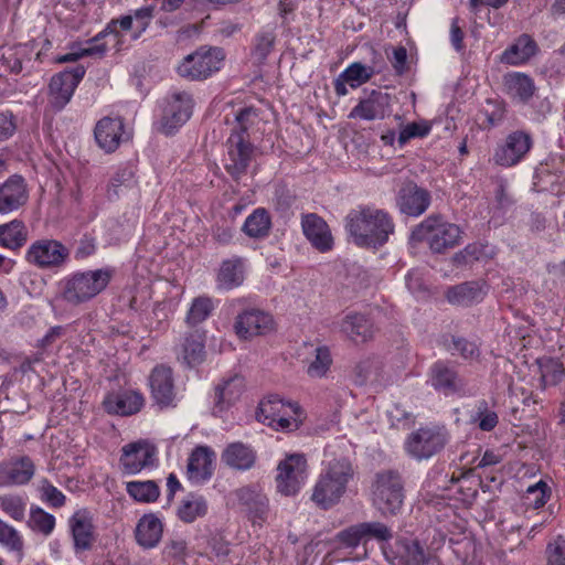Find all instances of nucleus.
<instances>
[{"mask_svg": "<svg viewBox=\"0 0 565 565\" xmlns=\"http://www.w3.org/2000/svg\"><path fill=\"white\" fill-rule=\"evenodd\" d=\"M345 228L358 246L377 248L388 241L395 225L387 212L359 206L347 215Z\"/></svg>", "mask_w": 565, "mask_h": 565, "instance_id": "nucleus-1", "label": "nucleus"}, {"mask_svg": "<svg viewBox=\"0 0 565 565\" xmlns=\"http://www.w3.org/2000/svg\"><path fill=\"white\" fill-rule=\"evenodd\" d=\"M353 476L354 469L350 460L341 458L330 461L313 488L312 501L322 509L333 507L345 493Z\"/></svg>", "mask_w": 565, "mask_h": 565, "instance_id": "nucleus-2", "label": "nucleus"}, {"mask_svg": "<svg viewBox=\"0 0 565 565\" xmlns=\"http://www.w3.org/2000/svg\"><path fill=\"white\" fill-rule=\"evenodd\" d=\"M461 230L458 225L449 223L440 215H430L412 231L411 239L416 243L426 242L429 248L437 254L459 245Z\"/></svg>", "mask_w": 565, "mask_h": 565, "instance_id": "nucleus-3", "label": "nucleus"}, {"mask_svg": "<svg viewBox=\"0 0 565 565\" xmlns=\"http://www.w3.org/2000/svg\"><path fill=\"white\" fill-rule=\"evenodd\" d=\"M110 278L109 269L77 273L63 282L62 297L72 305H78L102 292Z\"/></svg>", "mask_w": 565, "mask_h": 565, "instance_id": "nucleus-4", "label": "nucleus"}, {"mask_svg": "<svg viewBox=\"0 0 565 565\" xmlns=\"http://www.w3.org/2000/svg\"><path fill=\"white\" fill-rule=\"evenodd\" d=\"M373 503L382 514H396L404 501V482L395 470L377 472L372 486Z\"/></svg>", "mask_w": 565, "mask_h": 565, "instance_id": "nucleus-5", "label": "nucleus"}, {"mask_svg": "<svg viewBox=\"0 0 565 565\" xmlns=\"http://www.w3.org/2000/svg\"><path fill=\"white\" fill-rule=\"evenodd\" d=\"M224 58L223 49L202 46L183 58L178 73L191 81H203L221 68Z\"/></svg>", "mask_w": 565, "mask_h": 565, "instance_id": "nucleus-6", "label": "nucleus"}, {"mask_svg": "<svg viewBox=\"0 0 565 565\" xmlns=\"http://www.w3.org/2000/svg\"><path fill=\"white\" fill-rule=\"evenodd\" d=\"M308 477V462L303 454L287 455L278 463L276 489L286 497L296 495Z\"/></svg>", "mask_w": 565, "mask_h": 565, "instance_id": "nucleus-7", "label": "nucleus"}, {"mask_svg": "<svg viewBox=\"0 0 565 565\" xmlns=\"http://www.w3.org/2000/svg\"><path fill=\"white\" fill-rule=\"evenodd\" d=\"M68 257L70 249L60 241L51 238L35 241L25 253V260L40 269L60 268Z\"/></svg>", "mask_w": 565, "mask_h": 565, "instance_id": "nucleus-8", "label": "nucleus"}, {"mask_svg": "<svg viewBox=\"0 0 565 565\" xmlns=\"http://www.w3.org/2000/svg\"><path fill=\"white\" fill-rule=\"evenodd\" d=\"M226 149L225 170L235 181H238L247 173L254 157L255 147L249 139H244L238 135H230L226 141Z\"/></svg>", "mask_w": 565, "mask_h": 565, "instance_id": "nucleus-9", "label": "nucleus"}, {"mask_svg": "<svg viewBox=\"0 0 565 565\" xmlns=\"http://www.w3.org/2000/svg\"><path fill=\"white\" fill-rule=\"evenodd\" d=\"M446 435L437 429L420 428L412 433L406 440L407 452L422 460L428 459L444 449Z\"/></svg>", "mask_w": 565, "mask_h": 565, "instance_id": "nucleus-10", "label": "nucleus"}, {"mask_svg": "<svg viewBox=\"0 0 565 565\" xmlns=\"http://www.w3.org/2000/svg\"><path fill=\"white\" fill-rule=\"evenodd\" d=\"M85 75L84 66H76L71 71H64L51 78L50 103L56 110H61L72 98L78 83Z\"/></svg>", "mask_w": 565, "mask_h": 565, "instance_id": "nucleus-11", "label": "nucleus"}, {"mask_svg": "<svg viewBox=\"0 0 565 565\" xmlns=\"http://www.w3.org/2000/svg\"><path fill=\"white\" fill-rule=\"evenodd\" d=\"M430 193L414 181H405L396 195V204L403 214L419 216L430 204Z\"/></svg>", "mask_w": 565, "mask_h": 565, "instance_id": "nucleus-12", "label": "nucleus"}, {"mask_svg": "<svg viewBox=\"0 0 565 565\" xmlns=\"http://www.w3.org/2000/svg\"><path fill=\"white\" fill-rule=\"evenodd\" d=\"M531 146L530 135L523 131H514L507 137L505 143L495 150L493 160L499 166L512 167L523 159L530 151Z\"/></svg>", "mask_w": 565, "mask_h": 565, "instance_id": "nucleus-13", "label": "nucleus"}, {"mask_svg": "<svg viewBox=\"0 0 565 565\" xmlns=\"http://www.w3.org/2000/svg\"><path fill=\"white\" fill-rule=\"evenodd\" d=\"M193 100L185 92L174 93L164 108L161 119L162 129L171 134L174 129L185 124L192 115Z\"/></svg>", "mask_w": 565, "mask_h": 565, "instance_id": "nucleus-14", "label": "nucleus"}, {"mask_svg": "<svg viewBox=\"0 0 565 565\" xmlns=\"http://www.w3.org/2000/svg\"><path fill=\"white\" fill-rule=\"evenodd\" d=\"M156 448L147 441L139 440L122 448L120 466L125 475H136L153 463Z\"/></svg>", "mask_w": 565, "mask_h": 565, "instance_id": "nucleus-15", "label": "nucleus"}, {"mask_svg": "<svg viewBox=\"0 0 565 565\" xmlns=\"http://www.w3.org/2000/svg\"><path fill=\"white\" fill-rule=\"evenodd\" d=\"M234 329L241 339H250L255 335H263L274 329V320L269 313L260 310H246L237 316Z\"/></svg>", "mask_w": 565, "mask_h": 565, "instance_id": "nucleus-16", "label": "nucleus"}, {"mask_svg": "<svg viewBox=\"0 0 565 565\" xmlns=\"http://www.w3.org/2000/svg\"><path fill=\"white\" fill-rule=\"evenodd\" d=\"M301 226L305 236L311 245L321 253L333 246V238L326 221L315 213L302 216Z\"/></svg>", "mask_w": 565, "mask_h": 565, "instance_id": "nucleus-17", "label": "nucleus"}, {"mask_svg": "<svg viewBox=\"0 0 565 565\" xmlns=\"http://www.w3.org/2000/svg\"><path fill=\"white\" fill-rule=\"evenodd\" d=\"M28 201V190L24 179L20 175L10 177L0 185V214H7L20 209Z\"/></svg>", "mask_w": 565, "mask_h": 565, "instance_id": "nucleus-18", "label": "nucleus"}, {"mask_svg": "<svg viewBox=\"0 0 565 565\" xmlns=\"http://www.w3.org/2000/svg\"><path fill=\"white\" fill-rule=\"evenodd\" d=\"M215 452L206 446H198L191 452L188 466V478L195 483L209 480L213 475V461Z\"/></svg>", "mask_w": 565, "mask_h": 565, "instance_id": "nucleus-19", "label": "nucleus"}, {"mask_svg": "<svg viewBox=\"0 0 565 565\" xmlns=\"http://www.w3.org/2000/svg\"><path fill=\"white\" fill-rule=\"evenodd\" d=\"M143 396L136 391L108 394L103 406L108 414L130 416L138 413L143 406Z\"/></svg>", "mask_w": 565, "mask_h": 565, "instance_id": "nucleus-20", "label": "nucleus"}, {"mask_svg": "<svg viewBox=\"0 0 565 565\" xmlns=\"http://www.w3.org/2000/svg\"><path fill=\"white\" fill-rule=\"evenodd\" d=\"M390 106V95L380 90H372L370 95L361 99L350 111L349 118L364 120L383 119Z\"/></svg>", "mask_w": 565, "mask_h": 565, "instance_id": "nucleus-21", "label": "nucleus"}, {"mask_svg": "<svg viewBox=\"0 0 565 565\" xmlns=\"http://www.w3.org/2000/svg\"><path fill=\"white\" fill-rule=\"evenodd\" d=\"M153 399L160 406H169L174 398L172 370L164 365L156 366L149 377Z\"/></svg>", "mask_w": 565, "mask_h": 565, "instance_id": "nucleus-22", "label": "nucleus"}, {"mask_svg": "<svg viewBox=\"0 0 565 565\" xmlns=\"http://www.w3.org/2000/svg\"><path fill=\"white\" fill-rule=\"evenodd\" d=\"M124 122L120 118H102L95 127L94 135L98 146L107 153L114 152L120 145Z\"/></svg>", "mask_w": 565, "mask_h": 565, "instance_id": "nucleus-23", "label": "nucleus"}, {"mask_svg": "<svg viewBox=\"0 0 565 565\" xmlns=\"http://www.w3.org/2000/svg\"><path fill=\"white\" fill-rule=\"evenodd\" d=\"M236 498L248 513L253 523L264 522L269 512L267 497L252 487H244L236 491Z\"/></svg>", "mask_w": 565, "mask_h": 565, "instance_id": "nucleus-24", "label": "nucleus"}, {"mask_svg": "<svg viewBox=\"0 0 565 565\" xmlns=\"http://www.w3.org/2000/svg\"><path fill=\"white\" fill-rule=\"evenodd\" d=\"M430 381L433 387L445 395L455 394L465 385L456 369L441 361L431 366Z\"/></svg>", "mask_w": 565, "mask_h": 565, "instance_id": "nucleus-25", "label": "nucleus"}, {"mask_svg": "<svg viewBox=\"0 0 565 565\" xmlns=\"http://www.w3.org/2000/svg\"><path fill=\"white\" fill-rule=\"evenodd\" d=\"M34 475V465L29 457L0 465V487L28 483Z\"/></svg>", "mask_w": 565, "mask_h": 565, "instance_id": "nucleus-26", "label": "nucleus"}, {"mask_svg": "<svg viewBox=\"0 0 565 565\" xmlns=\"http://www.w3.org/2000/svg\"><path fill=\"white\" fill-rule=\"evenodd\" d=\"M70 523L75 547L82 551L90 548L94 530L90 513L87 510L76 511Z\"/></svg>", "mask_w": 565, "mask_h": 565, "instance_id": "nucleus-27", "label": "nucleus"}, {"mask_svg": "<svg viewBox=\"0 0 565 565\" xmlns=\"http://www.w3.org/2000/svg\"><path fill=\"white\" fill-rule=\"evenodd\" d=\"M340 329L355 343H363L373 337L372 322L360 313L347 315L341 321Z\"/></svg>", "mask_w": 565, "mask_h": 565, "instance_id": "nucleus-28", "label": "nucleus"}, {"mask_svg": "<svg viewBox=\"0 0 565 565\" xmlns=\"http://www.w3.org/2000/svg\"><path fill=\"white\" fill-rule=\"evenodd\" d=\"M162 523L154 514H145L136 526V541L143 548L157 546L162 536Z\"/></svg>", "mask_w": 565, "mask_h": 565, "instance_id": "nucleus-29", "label": "nucleus"}, {"mask_svg": "<svg viewBox=\"0 0 565 565\" xmlns=\"http://www.w3.org/2000/svg\"><path fill=\"white\" fill-rule=\"evenodd\" d=\"M286 406L290 407L296 415L300 412V406L297 403L285 404L278 395H268L259 403L256 418L265 425L274 426L277 417L285 413Z\"/></svg>", "mask_w": 565, "mask_h": 565, "instance_id": "nucleus-30", "label": "nucleus"}, {"mask_svg": "<svg viewBox=\"0 0 565 565\" xmlns=\"http://www.w3.org/2000/svg\"><path fill=\"white\" fill-rule=\"evenodd\" d=\"M222 460L231 468L247 470L254 466L256 454L249 446L237 441L225 448Z\"/></svg>", "mask_w": 565, "mask_h": 565, "instance_id": "nucleus-31", "label": "nucleus"}, {"mask_svg": "<svg viewBox=\"0 0 565 565\" xmlns=\"http://www.w3.org/2000/svg\"><path fill=\"white\" fill-rule=\"evenodd\" d=\"M483 295L479 282L466 281L448 288L446 298L451 305L469 307L481 301Z\"/></svg>", "mask_w": 565, "mask_h": 565, "instance_id": "nucleus-32", "label": "nucleus"}, {"mask_svg": "<svg viewBox=\"0 0 565 565\" xmlns=\"http://www.w3.org/2000/svg\"><path fill=\"white\" fill-rule=\"evenodd\" d=\"M428 555L418 541L401 540L393 559L394 565H427Z\"/></svg>", "mask_w": 565, "mask_h": 565, "instance_id": "nucleus-33", "label": "nucleus"}, {"mask_svg": "<svg viewBox=\"0 0 565 565\" xmlns=\"http://www.w3.org/2000/svg\"><path fill=\"white\" fill-rule=\"evenodd\" d=\"M244 388V379L239 375H234L217 385L215 388V409L223 412L235 403L241 397Z\"/></svg>", "mask_w": 565, "mask_h": 565, "instance_id": "nucleus-34", "label": "nucleus"}, {"mask_svg": "<svg viewBox=\"0 0 565 565\" xmlns=\"http://www.w3.org/2000/svg\"><path fill=\"white\" fill-rule=\"evenodd\" d=\"M536 43L529 34H522L514 44L501 55V62L518 65L526 62L536 52Z\"/></svg>", "mask_w": 565, "mask_h": 565, "instance_id": "nucleus-35", "label": "nucleus"}, {"mask_svg": "<svg viewBox=\"0 0 565 565\" xmlns=\"http://www.w3.org/2000/svg\"><path fill=\"white\" fill-rule=\"evenodd\" d=\"M244 281V264L242 258L235 257L222 263L217 273L218 287L230 290L239 287Z\"/></svg>", "mask_w": 565, "mask_h": 565, "instance_id": "nucleus-36", "label": "nucleus"}, {"mask_svg": "<svg viewBox=\"0 0 565 565\" xmlns=\"http://www.w3.org/2000/svg\"><path fill=\"white\" fill-rule=\"evenodd\" d=\"M28 241V230L22 221L13 220L0 225V245L17 250Z\"/></svg>", "mask_w": 565, "mask_h": 565, "instance_id": "nucleus-37", "label": "nucleus"}, {"mask_svg": "<svg viewBox=\"0 0 565 565\" xmlns=\"http://www.w3.org/2000/svg\"><path fill=\"white\" fill-rule=\"evenodd\" d=\"M204 337L198 331L191 332L184 338L182 344V360L189 366L193 367L201 364L205 359Z\"/></svg>", "mask_w": 565, "mask_h": 565, "instance_id": "nucleus-38", "label": "nucleus"}, {"mask_svg": "<svg viewBox=\"0 0 565 565\" xmlns=\"http://www.w3.org/2000/svg\"><path fill=\"white\" fill-rule=\"evenodd\" d=\"M504 86L508 94L521 102L529 100L534 93L533 81L525 74L512 73L504 76Z\"/></svg>", "mask_w": 565, "mask_h": 565, "instance_id": "nucleus-39", "label": "nucleus"}, {"mask_svg": "<svg viewBox=\"0 0 565 565\" xmlns=\"http://www.w3.org/2000/svg\"><path fill=\"white\" fill-rule=\"evenodd\" d=\"M207 512V504L202 495L190 493L182 500L179 509L178 516L185 523H192L198 518H202Z\"/></svg>", "mask_w": 565, "mask_h": 565, "instance_id": "nucleus-40", "label": "nucleus"}, {"mask_svg": "<svg viewBox=\"0 0 565 565\" xmlns=\"http://www.w3.org/2000/svg\"><path fill=\"white\" fill-rule=\"evenodd\" d=\"M270 225L268 212L265 209H257L246 218L243 231L249 237L260 238L268 235Z\"/></svg>", "mask_w": 565, "mask_h": 565, "instance_id": "nucleus-41", "label": "nucleus"}, {"mask_svg": "<svg viewBox=\"0 0 565 565\" xmlns=\"http://www.w3.org/2000/svg\"><path fill=\"white\" fill-rule=\"evenodd\" d=\"M128 494L139 502H153L159 498L158 484L152 481H130L126 484Z\"/></svg>", "mask_w": 565, "mask_h": 565, "instance_id": "nucleus-42", "label": "nucleus"}, {"mask_svg": "<svg viewBox=\"0 0 565 565\" xmlns=\"http://www.w3.org/2000/svg\"><path fill=\"white\" fill-rule=\"evenodd\" d=\"M374 73L375 71L372 66H366L360 62H354L349 65L341 74L342 78H344V81H347L352 88H356L369 82Z\"/></svg>", "mask_w": 565, "mask_h": 565, "instance_id": "nucleus-43", "label": "nucleus"}, {"mask_svg": "<svg viewBox=\"0 0 565 565\" xmlns=\"http://www.w3.org/2000/svg\"><path fill=\"white\" fill-rule=\"evenodd\" d=\"M258 119V111L254 107H244L235 115V126L232 129L231 135H238L244 139H249L248 130L252 128Z\"/></svg>", "mask_w": 565, "mask_h": 565, "instance_id": "nucleus-44", "label": "nucleus"}, {"mask_svg": "<svg viewBox=\"0 0 565 565\" xmlns=\"http://www.w3.org/2000/svg\"><path fill=\"white\" fill-rule=\"evenodd\" d=\"M213 310V302L210 297L201 296L192 301L186 315V323L196 326L209 318Z\"/></svg>", "mask_w": 565, "mask_h": 565, "instance_id": "nucleus-45", "label": "nucleus"}, {"mask_svg": "<svg viewBox=\"0 0 565 565\" xmlns=\"http://www.w3.org/2000/svg\"><path fill=\"white\" fill-rule=\"evenodd\" d=\"M315 352V359L308 365L307 373L310 377H323L332 364L330 350L322 345L316 348Z\"/></svg>", "mask_w": 565, "mask_h": 565, "instance_id": "nucleus-46", "label": "nucleus"}, {"mask_svg": "<svg viewBox=\"0 0 565 565\" xmlns=\"http://www.w3.org/2000/svg\"><path fill=\"white\" fill-rule=\"evenodd\" d=\"M541 383L545 388L547 385L558 384L565 375L563 364L554 359H547L540 363Z\"/></svg>", "mask_w": 565, "mask_h": 565, "instance_id": "nucleus-47", "label": "nucleus"}, {"mask_svg": "<svg viewBox=\"0 0 565 565\" xmlns=\"http://www.w3.org/2000/svg\"><path fill=\"white\" fill-rule=\"evenodd\" d=\"M472 420L478 423V427L482 431H491L499 423L498 414L489 409L488 402L481 399L476 405V414Z\"/></svg>", "mask_w": 565, "mask_h": 565, "instance_id": "nucleus-48", "label": "nucleus"}, {"mask_svg": "<svg viewBox=\"0 0 565 565\" xmlns=\"http://www.w3.org/2000/svg\"><path fill=\"white\" fill-rule=\"evenodd\" d=\"M106 52V45L105 44H95L88 43L85 47H72L71 52L60 55L56 57L57 63H70V62H76L77 60L84 57V56H98L102 57Z\"/></svg>", "mask_w": 565, "mask_h": 565, "instance_id": "nucleus-49", "label": "nucleus"}, {"mask_svg": "<svg viewBox=\"0 0 565 565\" xmlns=\"http://www.w3.org/2000/svg\"><path fill=\"white\" fill-rule=\"evenodd\" d=\"M29 525L32 530L49 535L54 530L55 518L41 508H32L30 511Z\"/></svg>", "mask_w": 565, "mask_h": 565, "instance_id": "nucleus-50", "label": "nucleus"}, {"mask_svg": "<svg viewBox=\"0 0 565 565\" xmlns=\"http://www.w3.org/2000/svg\"><path fill=\"white\" fill-rule=\"evenodd\" d=\"M276 35L273 31L258 33L255 38V44L252 52L253 57L258 63H264L274 49Z\"/></svg>", "mask_w": 565, "mask_h": 565, "instance_id": "nucleus-51", "label": "nucleus"}, {"mask_svg": "<svg viewBox=\"0 0 565 565\" xmlns=\"http://www.w3.org/2000/svg\"><path fill=\"white\" fill-rule=\"evenodd\" d=\"M361 526L364 541L375 540L382 543L393 539L392 530L382 522H362Z\"/></svg>", "mask_w": 565, "mask_h": 565, "instance_id": "nucleus-52", "label": "nucleus"}, {"mask_svg": "<svg viewBox=\"0 0 565 565\" xmlns=\"http://www.w3.org/2000/svg\"><path fill=\"white\" fill-rule=\"evenodd\" d=\"M431 130V125L427 121H413L404 126L398 135L399 146L406 145L413 138H423L427 136Z\"/></svg>", "mask_w": 565, "mask_h": 565, "instance_id": "nucleus-53", "label": "nucleus"}, {"mask_svg": "<svg viewBox=\"0 0 565 565\" xmlns=\"http://www.w3.org/2000/svg\"><path fill=\"white\" fill-rule=\"evenodd\" d=\"M1 509L15 521H22L25 513V502L19 495L0 497Z\"/></svg>", "mask_w": 565, "mask_h": 565, "instance_id": "nucleus-54", "label": "nucleus"}, {"mask_svg": "<svg viewBox=\"0 0 565 565\" xmlns=\"http://www.w3.org/2000/svg\"><path fill=\"white\" fill-rule=\"evenodd\" d=\"M0 544L10 551L21 552L23 542L18 531L0 519Z\"/></svg>", "mask_w": 565, "mask_h": 565, "instance_id": "nucleus-55", "label": "nucleus"}, {"mask_svg": "<svg viewBox=\"0 0 565 565\" xmlns=\"http://www.w3.org/2000/svg\"><path fill=\"white\" fill-rule=\"evenodd\" d=\"M337 539L345 547H356L362 541H364L361 523L340 531L337 534Z\"/></svg>", "mask_w": 565, "mask_h": 565, "instance_id": "nucleus-56", "label": "nucleus"}, {"mask_svg": "<svg viewBox=\"0 0 565 565\" xmlns=\"http://www.w3.org/2000/svg\"><path fill=\"white\" fill-rule=\"evenodd\" d=\"M452 349L465 360L477 359L480 350L477 343L461 337H451Z\"/></svg>", "mask_w": 565, "mask_h": 565, "instance_id": "nucleus-57", "label": "nucleus"}, {"mask_svg": "<svg viewBox=\"0 0 565 565\" xmlns=\"http://www.w3.org/2000/svg\"><path fill=\"white\" fill-rule=\"evenodd\" d=\"M547 565H565V539L558 536L547 546Z\"/></svg>", "mask_w": 565, "mask_h": 565, "instance_id": "nucleus-58", "label": "nucleus"}, {"mask_svg": "<svg viewBox=\"0 0 565 565\" xmlns=\"http://www.w3.org/2000/svg\"><path fill=\"white\" fill-rule=\"evenodd\" d=\"M42 498L54 508H60L65 502V495L47 481L42 486Z\"/></svg>", "mask_w": 565, "mask_h": 565, "instance_id": "nucleus-59", "label": "nucleus"}, {"mask_svg": "<svg viewBox=\"0 0 565 565\" xmlns=\"http://www.w3.org/2000/svg\"><path fill=\"white\" fill-rule=\"evenodd\" d=\"M481 247L476 244L466 246L461 252L455 254L454 263L457 265H467L473 260H478L481 255Z\"/></svg>", "mask_w": 565, "mask_h": 565, "instance_id": "nucleus-60", "label": "nucleus"}, {"mask_svg": "<svg viewBox=\"0 0 565 565\" xmlns=\"http://www.w3.org/2000/svg\"><path fill=\"white\" fill-rule=\"evenodd\" d=\"M152 7H145L135 11V15L132 18L136 20L138 29V32L134 35L135 39H138L139 35L148 28L152 18Z\"/></svg>", "mask_w": 565, "mask_h": 565, "instance_id": "nucleus-61", "label": "nucleus"}, {"mask_svg": "<svg viewBox=\"0 0 565 565\" xmlns=\"http://www.w3.org/2000/svg\"><path fill=\"white\" fill-rule=\"evenodd\" d=\"M132 22L134 18L131 15H125L118 20H113L103 32H100L96 38L93 39L92 42H98L99 39L103 38L107 32L115 33L117 35V24H119V26L125 31L130 30L132 26Z\"/></svg>", "mask_w": 565, "mask_h": 565, "instance_id": "nucleus-62", "label": "nucleus"}, {"mask_svg": "<svg viewBox=\"0 0 565 565\" xmlns=\"http://www.w3.org/2000/svg\"><path fill=\"white\" fill-rule=\"evenodd\" d=\"M487 105L488 107L483 110L487 121L490 126H495L502 121L504 117V108L500 104L490 100Z\"/></svg>", "mask_w": 565, "mask_h": 565, "instance_id": "nucleus-63", "label": "nucleus"}, {"mask_svg": "<svg viewBox=\"0 0 565 565\" xmlns=\"http://www.w3.org/2000/svg\"><path fill=\"white\" fill-rule=\"evenodd\" d=\"M547 490H548L547 484L542 480L527 488V490H526L527 498L530 495H532V493H536V492L540 493V497L534 498V502H533L534 508L543 507L546 503V500L548 498Z\"/></svg>", "mask_w": 565, "mask_h": 565, "instance_id": "nucleus-64", "label": "nucleus"}]
</instances>
